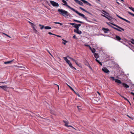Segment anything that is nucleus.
I'll return each mask as SVG.
<instances>
[{
	"label": "nucleus",
	"instance_id": "19",
	"mask_svg": "<svg viewBox=\"0 0 134 134\" xmlns=\"http://www.w3.org/2000/svg\"><path fill=\"white\" fill-rule=\"evenodd\" d=\"M111 26L114 29H115V30L119 31V32H121L122 31L121 30H120V29H118V28H116L115 27H114L113 26Z\"/></svg>",
	"mask_w": 134,
	"mask_h": 134
},
{
	"label": "nucleus",
	"instance_id": "18",
	"mask_svg": "<svg viewBox=\"0 0 134 134\" xmlns=\"http://www.w3.org/2000/svg\"><path fill=\"white\" fill-rule=\"evenodd\" d=\"M14 60V59H13L12 60L10 61H8L7 62H5L4 63L5 64H9L11 62H12L13 60Z\"/></svg>",
	"mask_w": 134,
	"mask_h": 134
},
{
	"label": "nucleus",
	"instance_id": "61",
	"mask_svg": "<svg viewBox=\"0 0 134 134\" xmlns=\"http://www.w3.org/2000/svg\"><path fill=\"white\" fill-rule=\"evenodd\" d=\"M128 102H129V104H130V105H131V103H130V102L129 101H129H128Z\"/></svg>",
	"mask_w": 134,
	"mask_h": 134
},
{
	"label": "nucleus",
	"instance_id": "40",
	"mask_svg": "<svg viewBox=\"0 0 134 134\" xmlns=\"http://www.w3.org/2000/svg\"><path fill=\"white\" fill-rule=\"evenodd\" d=\"M131 40L133 42H134V39H133L132 38L131 39ZM131 42L134 45V43L133 42Z\"/></svg>",
	"mask_w": 134,
	"mask_h": 134
},
{
	"label": "nucleus",
	"instance_id": "53",
	"mask_svg": "<svg viewBox=\"0 0 134 134\" xmlns=\"http://www.w3.org/2000/svg\"><path fill=\"white\" fill-rule=\"evenodd\" d=\"M88 47H89L90 49L91 50H92V48H91V47H90V45Z\"/></svg>",
	"mask_w": 134,
	"mask_h": 134
},
{
	"label": "nucleus",
	"instance_id": "15",
	"mask_svg": "<svg viewBox=\"0 0 134 134\" xmlns=\"http://www.w3.org/2000/svg\"><path fill=\"white\" fill-rule=\"evenodd\" d=\"M94 57L96 59H97L99 57V56L98 53H94Z\"/></svg>",
	"mask_w": 134,
	"mask_h": 134
},
{
	"label": "nucleus",
	"instance_id": "48",
	"mask_svg": "<svg viewBox=\"0 0 134 134\" xmlns=\"http://www.w3.org/2000/svg\"><path fill=\"white\" fill-rule=\"evenodd\" d=\"M71 60H72L73 61L75 62L76 61V60H75L74 59H73V58H72V59H71Z\"/></svg>",
	"mask_w": 134,
	"mask_h": 134
},
{
	"label": "nucleus",
	"instance_id": "43",
	"mask_svg": "<svg viewBox=\"0 0 134 134\" xmlns=\"http://www.w3.org/2000/svg\"><path fill=\"white\" fill-rule=\"evenodd\" d=\"M69 24L70 25H75V23H69Z\"/></svg>",
	"mask_w": 134,
	"mask_h": 134
},
{
	"label": "nucleus",
	"instance_id": "8",
	"mask_svg": "<svg viewBox=\"0 0 134 134\" xmlns=\"http://www.w3.org/2000/svg\"><path fill=\"white\" fill-rule=\"evenodd\" d=\"M79 8L80 9H81V10H82L85 12L91 15H92V14L86 10H85V9H84L83 8H82L81 7H79Z\"/></svg>",
	"mask_w": 134,
	"mask_h": 134
},
{
	"label": "nucleus",
	"instance_id": "9",
	"mask_svg": "<svg viewBox=\"0 0 134 134\" xmlns=\"http://www.w3.org/2000/svg\"><path fill=\"white\" fill-rule=\"evenodd\" d=\"M74 32L79 35H80L82 33V32L81 31L79 30V29L78 30L75 29L74 30Z\"/></svg>",
	"mask_w": 134,
	"mask_h": 134
},
{
	"label": "nucleus",
	"instance_id": "17",
	"mask_svg": "<svg viewBox=\"0 0 134 134\" xmlns=\"http://www.w3.org/2000/svg\"><path fill=\"white\" fill-rule=\"evenodd\" d=\"M63 58L67 63H68L70 62V61L68 59L67 57H63Z\"/></svg>",
	"mask_w": 134,
	"mask_h": 134
},
{
	"label": "nucleus",
	"instance_id": "20",
	"mask_svg": "<svg viewBox=\"0 0 134 134\" xmlns=\"http://www.w3.org/2000/svg\"><path fill=\"white\" fill-rule=\"evenodd\" d=\"M0 87L1 88L5 91L6 90L7 87L5 86H0Z\"/></svg>",
	"mask_w": 134,
	"mask_h": 134
},
{
	"label": "nucleus",
	"instance_id": "46",
	"mask_svg": "<svg viewBox=\"0 0 134 134\" xmlns=\"http://www.w3.org/2000/svg\"><path fill=\"white\" fill-rule=\"evenodd\" d=\"M68 122H66V123L65 124V126H69L68 125Z\"/></svg>",
	"mask_w": 134,
	"mask_h": 134
},
{
	"label": "nucleus",
	"instance_id": "33",
	"mask_svg": "<svg viewBox=\"0 0 134 134\" xmlns=\"http://www.w3.org/2000/svg\"><path fill=\"white\" fill-rule=\"evenodd\" d=\"M110 78H111L113 80H114L115 81V80L116 79H115V78H114V77H112V76H110Z\"/></svg>",
	"mask_w": 134,
	"mask_h": 134
},
{
	"label": "nucleus",
	"instance_id": "34",
	"mask_svg": "<svg viewBox=\"0 0 134 134\" xmlns=\"http://www.w3.org/2000/svg\"><path fill=\"white\" fill-rule=\"evenodd\" d=\"M72 37L73 38L75 39L76 40L77 39V38L76 36L75 35H74V36H73Z\"/></svg>",
	"mask_w": 134,
	"mask_h": 134
},
{
	"label": "nucleus",
	"instance_id": "6",
	"mask_svg": "<svg viewBox=\"0 0 134 134\" xmlns=\"http://www.w3.org/2000/svg\"><path fill=\"white\" fill-rule=\"evenodd\" d=\"M102 70L104 72L106 73H109L110 71L109 70L106 68L103 67L102 69Z\"/></svg>",
	"mask_w": 134,
	"mask_h": 134
},
{
	"label": "nucleus",
	"instance_id": "22",
	"mask_svg": "<svg viewBox=\"0 0 134 134\" xmlns=\"http://www.w3.org/2000/svg\"><path fill=\"white\" fill-rule=\"evenodd\" d=\"M44 28L46 29H51V27L49 26H46L44 27Z\"/></svg>",
	"mask_w": 134,
	"mask_h": 134
},
{
	"label": "nucleus",
	"instance_id": "38",
	"mask_svg": "<svg viewBox=\"0 0 134 134\" xmlns=\"http://www.w3.org/2000/svg\"><path fill=\"white\" fill-rule=\"evenodd\" d=\"M120 19L122 20H124V18H122V17H121L120 16H119V17H118Z\"/></svg>",
	"mask_w": 134,
	"mask_h": 134
},
{
	"label": "nucleus",
	"instance_id": "41",
	"mask_svg": "<svg viewBox=\"0 0 134 134\" xmlns=\"http://www.w3.org/2000/svg\"><path fill=\"white\" fill-rule=\"evenodd\" d=\"M48 34L49 35H55V34H54L52 33L51 32H48Z\"/></svg>",
	"mask_w": 134,
	"mask_h": 134
},
{
	"label": "nucleus",
	"instance_id": "59",
	"mask_svg": "<svg viewBox=\"0 0 134 134\" xmlns=\"http://www.w3.org/2000/svg\"><path fill=\"white\" fill-rule=\"evenodd\" d=\"M97 93L100 96V94L99 93V92L97 91Z\"/></svg>",
	"mask_w": 134,
	"mask_h": 134
},
{
	"label": "nucleus",
	"instance_id": "63",
	"mask_svg": "<svg viewBox=\"0 0 134 134\" xmlns=\"http://www.w3.org/2000/svg\"><path fill=\"white\" fill-rule=\"evenodd\" d=\"M125 100H126L127 102L128 101H129V100L127 99L126 98H125Z\"/></svg>",
	"mask_w": 134,
	"mask_h": 134
},
{
	"label": "nucleus",
	"instance_id": "50",
	"mask_svg": "<svg viewBox=\"0 0 134 134\" xmlns=\"http://www.w3.org/2000/svg\"><path fill=\"white\" fill-rule=\"evenodd\" d=\"M128 8H129L130 9H131V10H132V9H133V8L131 7H128Z\"/></svg>",
	"mask_w": 134,
	"mask_h": 134
},
{
	"label": "nucleus",
	"instance_id": "27",
	"mask_svg": "<svg viewBox=\"0 0 134 134\" xmlns=\"http://www.w3.org/2000/svg\"><path fill=\"white\" fill-rule=\"evenodd\" d=\"M91 50V51L93 53H94H94H95V52L96 51L95 49L93 48V49H92V50Z\"/></svg>",
	"mask_w": 134,
	"mask_h": 134
},
{
	"label": "nucleus",
	"instance_id": "25",
	"mask_svg": "<svg viewBox=\"0 0 134 134\" xmlns=\"http://www.w3.org/2000/svg\"><path fill=\"white\" fill-rule=\"evenodd\" d=\"M77 24H75V25L74 26V27L75 28H76V30H78L79 29V27L78 26H77Z\"/></svg>",
	"mask_w": 134,
	"mask_h": 134
},
{
	"label": "nucleus",
	"instance_id": "58",
	"mask_svg": "<svg viewBox=\"0 0 134 134\" xmlns=\"http://www.w3.org/2000/svg\"><path fill=\"white\" fill-rule=\"evenodd\" d=\"M121 96L123 98H124L125 99V98H126L125 97H124V96Z\"/></svg>",
	"mask_w": 134,
	"mask_h": 134
},
{
	"label": "nucleus",
	"instance_id": "56",
	"mask_svg": "<svg viewBox=\"0 0 134 134\" xmlns=\"http://www.w3.org/2000/svg\"><path fill=\"white\" fill-rule=\"evenodd\" d=\"M54 35H55L58 37H61V36H59V35H56L55 34Z\"/></svg>",
	"mask_w": 134,
	"mask_h": 134
},
{
	"label": "nucleus",
	"instance_id": "54",
	"mask_svg": "<svg viewBox=\"0 0 134 134\" xmlns=\"http://www.w3.org/2000/svg\"><path fill=\"white\" fill-rule=\"evenodd\" d=\"M77 26L78 25V26L79 27L81 26V24H77Z\"/></svg>",
	"mask_w": 134,
	"mask_h": 134
},
{
	"label": "nucleus",
	"instance_id": "32",
	"mask_svg": "<svg viewBox=\"0 0 134 134\" xmlns=\"http://www.w3.org/2000/svg\"><path fill=\"white\" fill-rule=\"evenodd\" d=\"M69 87L70 88V89L72 91H74L75 93V92L74 90L73 89V88L71 87V86H69Z\"/></svg>",
	"mask_w": 134,
	"mask_h": 134
},
{
	"label": "nucleus",
	"instance_id": "64",
	"mask_svg": "<svg viewBox=\"0 0 134 134\" xmlns=\"http://www.w3.org/2000/svg\"><path fill=\"white\" fill-rule=\"evenodd\" d=\"M132 10L134 12V9L133 8Z\"/></svg>",
	"mask_w": 134,
	"mask_h": 134
},
{
	"label": "nucleus",
	"instance_id": "47",
	"mask_svg": "<svg viewBox=\"0 0 134 134\" xmlns=\"http://www.w3.org/2000/svg\"><path fill=\"white\" fill-rule=\"evenodd\" d=\"M67 58H68L69 59H71V60L72 59V58H71V57H69V56H67Z\"/></svg>",
	"mask_w": 134,
	"mask_h": 134
},
{
	"label": "nucleus",
	"instance_id": "11",
	"mask_svg": "<svg viewBox=\"0 0 134 134\" xmlns=\"http://www.w3.org/2000/svg\"><path fill=\"white\" fill-rule=\"evenodd\" d=\"M111 24H112V25H113L115 26H116V27H118V28L121 30H122L123 31H124L125 30L122 28L121 27H120L119 26L116 25V24H113V23H111Z\"/></svg>",
	"mask_w": 134,
	"mask_h": 134
},
{
	"label": "nucleus",
	"instance_id": "31",
	"mask_svg": "<svg viewBox=\"0 0 134 134\" xmlns=\"http://www.w3.org/2000/svg\"><path fill=\"white\" fill-rule=\"evenodd\" d=\"M124 20L128 23H130V21L128 20H127L125 19H124Z\"/></svg>",
	"mask_w": 134,
	"mask_h": 134
},
{
	"label": "nucleus",
	"instance_id": "36",
	"mask_svg": "<svg viewBox=\"0 0 134 134\" xmlns=\"http://www.w3.org/2000/svg\"><path fill=\"white\" fill-rule=\"evenodd\" d=\"M120 19L122 20H124V18H122V17H121L120 16H119V17H118Z\"/></svg>",
	"mask_w": 134,
	"mask_h": 134
},
{
	"label": "nucleus",
	"instance_id": "13",
	"mask_svg": "<svg viewBox=\"0 0 134 134\" xmlns=\"http://www.w3.org/2000/svg\"><path fill=\"white\" fill-rule=\"evenodd\" d=\"M102 30H104V32L105 33H107L108 32L107 31H109V29L108 28H103Z\"/></svg>",
	"mask_w": 134,
	"mask_h": 134
},
{
	"label": "nucleus",
	"instance_id": "23",
	"mask_svg": "<svg viewBox=\"0 0 134 134\" xmlns=\"http://www.w3.org/2000/svg\"><path fill=\"white\" fill-rule=\"evenodd\" d=\"M62 40L63 41V42H62V43L64 45H65L66 43L68 41L64 39H62Z\"/></svg>",
	"mask_w": 134,
	"mask_h": 134
},
{
	"label": "nucleus",
	"instance_id": "60",
	"mask_svg": "<svg viewBox=\"0 0 134 134\" xmlns=\"http://www.w3.org/2000/svg\"><path fill=\"white\" fill-rule=\"evenodd\" d=\"M116 2L119 5H120V3H119L118 2L116 1Z\"/></svg>",
	"mask_w": 134,
	"mask_h": 134
},
{
	"label": "nucleus",
	"instance_id": "45",
	"mask_svg": "<svg viewBox=\"0 0 134 134\" xmlns=\"http://www.w3.org/2000/svg\"><path fill=\"white\" fill-rule=\"evenodd\" d=\"M3 34H4V35H6V36H8V37H10V36H9L8 35H7V34H5L4 33H3Z\"/></svg>",
	"mask_w": 134,
	"mask_h": 134
},
{
	"label": "nucleus",
	"instance_id": "28",
	"mask_svg": "<svg viewBox=\"0 0 134 134\" xmlns=\"http://www.w3.org/2000/svg\"><path fill=\"white\" fill-rule=\"evenodd\" d=\"M54 24H60V25H62V24L61 23L59 22H54Z\"/></svg>",
	"mask_w": 134,
	"mask_h": 134
},
{
	"label": "nucleus",
	"instance_id": "42",
	"mask_svg": "<svg viewBox=\"0 0 134 134\" xmlns=\"http://www.w3.org/2000/svg\"><path fill=\"white\" fill-rule=\"evenodd\" d=\"M75 63L77 65H78V66H79V67L80 66V64H79L77 63V62H76V61L75 62Z\"/></svg>",
	"mask_w": 134,
	"mask_h": 134
},
{
	"label": "nucleus",
	"instance_id": "7",
	"mask_svg": "<svg viewBox=\"0 0 134 134\" xmlns=\"http://www.w3.org/2000/svg\"><path fill=\"white\" fill-rule=\"evenodd\" d=\"M75 2L77 4L81 5H83V3L81 2L78 0H74Z\"/></svg>",
	"mask_w": 134,
	"mask_h": 134
},
{
	"label": "nucleus",
	"instance_id": "62",
	"mask_svg": "<svg viewBox=\"0 0 134 134\" xmlns=\"http://www.w3.org/2000/svg\"><path fill=\"white\" fill-rule=\"evenodd\" d=\"M125 100H126L127 102L128 101H129V100L127 99L126 98H125Z\"/></svg>",
	"mask_w": 134,
	"mask_h": 134
},
{
	"label": "nucleus",
	"instance_id": "57",
	"mask_svg": "<svg viewBox=\"0 0 134 134\" xmlns=\"http://www.w3.org/2000/svg\"><path fill=\"white\" fill-rule=\"evenodd\" d=\"M63 122L65 123V124L66 123V122H68L66 121H64V120H63Z\"/></svg>",
	"mask_w": 134,
	"mask_h": 134
},
{
	"label": "nucleus",
	"instance_id": "52",
	"mask_svg": "<svg viewBox=\"0 0 134 134\" xmlns=\"http://www.w3.org/2000/svg\"><path fill=\"white\" fill-rule=\"evenodd\" d=\"M84 46H87V47H88L89 46V45H88V44H85L84 45Z\"/></svg>",
	"mask_w": 134,
	"mask_h": 134
},
{
	"label": "nucleus",
	"instance_id": "3",
	"mask_svg": "<svg viewBox=\"0 0 134 134\" xmlns=\"http://www.w3.org/2000/svg\"><path fill=\"white\" fill-rule=\"evenodd\" d=\"M50 2L53 7H58L59 6V4L54 1H50Z\"/></svg>",
	"mask_w": 134,
	"mask_h": 134
},
{
	"label": "nucleus",
	"instance_id": "4",
	"mask_svg": "<svg viewBox=\"0 0 134 134\" xmlns=\"http://www.w3.org/2000/svg\"><path fill=\"white\" fill-rule=\"evenodd\" d=\"M102 15L107 18L110 21L111 20V19H113L112 17L111 16L109 15Z\"/></svg>",
	"mask_w": 134,
	"mask_h": 134
},
{
	"label": "nucleus",
	"instance_id": "21",
	"mask_svg": "<svg viewBox=\"0 0 134 134\" xmlns=\"http://www.w3.org/2000/svg\"><path fill=\"white\" fill-rule=\"evenodd\" d=\"M73 21H75V22H78V23H84V22H82V21H79V20H75V19H73Z\"/></svg>",
	"mask_w": 134,
	"mask_h": 134
},
{
	"label": "nucleus",
	"instance_id": "12",
	"mask_svg": "<svg viewBox=\"0 0 134 134\" xmlns=\"http://www.w3.org/2000/svg\"><path fill=\"white\" fill-rule=\"evenodd\" d=\"M69 66L72 69L76 70V69L72 65V64L70 62H69L68 63Z\"/></svg>",
	"mask_w": 134,
	"mask_h": 134
},
{
	"label": "nucleus",
	"instance_id": "49",
	"mask_svg": "<svg viewBox=\"0 0 134 134\" xmlns=\"http://www.w3.org/2000/svg\"><path fill=\"white\" fill-rule=\"evenodd\" d=\"M68 126V127H72V128H73V129H75L71 125H69V126Z\"/></svg>",
	"mask_w": 134,
	"mask_h": 134
},
{
	"label": "nucleus",
	"instance_id": "44",
	"mask_svg": "<svg viewBox=\"0 0 134 134\" xmlns=\"http://www.w3.org/2000/svg\"><path fill=\"white\" fill-rule=\"evenodd\" d=\"M44 25H42V26H41V27H40V29H43L44 28Z\"/></svg>",
	"mask_w": 134,
	"mask_h": 134
},
{
	"label": "nucleus",
	"instance_id": "39",
	"mask_svg": "<svg viewBox=\"0 0 134 134\" xmlns=\"http://www.w3.org/2000/svg\"><path fill=\"white\" fill-rule=\"evenodd\" d=\"M120 19L122 20H124V18H122V17H121L120 16H119V17H118Z\"/></svg>",
	"mask_w": 134,
	"mask_h": 134
},
{
	"label": "nucleus",
	"instance_id": "55",
	"mask_svg": "<svg viewBox=\"0 0 134 134\" xmlns=\"http://www.w3.org/2000/svg\"><path fill=\"white\" fill-rule=\"evenodd\" d=\"M130 93L131 94H132V95H133L134 96V93H133V92H130Z\"/></svg>",
	"mask_w": 134,
	"mask_h": 134
},
{
	"label": "nucleus",
	"instance_id": "1",
	"mask_svg": "<svg viewBox=\"0 0 134 134\" xmlns=\"http://www.w3.org/2000/svg\"><path fill=\"white\" fill-rule=\"evenodd\" d=\"M62 2L64 3V4L62 3V4L64 5H65L66 6L68 7L69 8L72 10L76 13L77 14H78L79 16H81L84 19H85L87 21H89L87 19V17L86 16H85V15L75 10L73 8H72L70 7V6L68 5L67 4V2L66 1H65L64 0H62Z\"/></svg>",
	"mask_w": 134,
	"mask_h": 134
},
{
	"label": "nucleus",
	"instance_id": "37",
	"mask_svg": "<svg viewBox=\"0 0 134 134\" xmlns=\"http://www.w3.org/2000/svg\"><path fill=\"white\" fill-rule=\"evenodd\" d=\"M120 19L122 20H124V18H122V17H121L120 16H119V17H118Z\"/></svg>",
	"mask_w": 134,
	"mask_h": 134
},
{
	"label": "nucleus",
	"instance_id": "24",
	"mask_svg": "<svg viewBox=\"0 0 134 134\" xmlns=\"http://www.w3.org/2000/svg\"><path fill=\"white\" fill-rule=\"evenodd\" d=\"M96 61L98 62L99 64L101 66L102 65V63L100 62L97 59H96Z\"/></svg>",
	"mask_w": 134,
	"mask_h": 134
},
{
	"label": "nucleus",
	"instance_id": "5",
	"mask_svg": "<svg viewBox=\"0 0 134 134\" xmlns=\"http://www.w3.org/2000/svg\"><path fill=\"white\" fill-rule=\"evenodd\" d=\"M116 39H115L116 40H117L119 41H120L121 42H122L123 40L121 39L120 37L119 36L116 35L115 36Z\"/></svg>",
	"mask_w": 134,
	"mask_h": 134
},
{
	"label": "nucleus",
	"instance_id": "16",
	"mask_svg": "<svg viewBox=\"0 0 134 134\" xmlns=\"http://www.w3.org/2000/svg\"><path fill=\"white\" fill-rule=\"evenodd\" d=\"M115 82L119 84H121L122 83L121 81L120 80L118 79H116L115 80Z\"/></svg>",
	"mask_w": 134,
	"mask_h": 134
},
{
	"label": "nucleus",
	"instance_id": "10",
	"mask_svg": "<svg viewBox=\"0 0 134 134\" xmlns=\"http://www.w3.org/2000/svg\"><path fill=\"white\" fill-rule=\"evenodd\" d=\"M111 24H112V25H113L115 26H116V27H118V28L121 30H122L123 31H124L125 30L122 28L121 27H120L119 26L116 25V24H113V23H111Z\"/></svg>",
	"mask_w": 134,
	"mask_h": 134
},
{
	"label": "nucleus",
	"instance_id": "2",
	"mask_svg": "<svg viewBox=\"0 0 134 134\" xmlns=\"http://www.w3.org/2000/svg\"><path fill=\"white\" fill-rule=\"evenodd\" d=\"M58 11L59 14L62 15L65 17L68 16L70 17V14L68 12L62 9H58Z\"/></svg>",
	"mask_w": 134,
	"mask_h": 134
},
{
	"label": "nucleus",
	"instance_id": "30",
	"mask_svg": "<svg viewBox=\"0 0 134 134\" xmlns=\"http://www.w3.org/2000/svg\"><path fill=\"white\" fill-rule=\"evenodd\" d=\"M128 13L130 14L131 15L134 16V14L131 13V12H128Z\"/></svg>",
	"mask_w": 134,
	"mask_h": 134
},
{
	"label": "nucleus",
	"instance_id": "35",
	"mask_svg": "<svg viewBox=\"0 0 134 134\" xmlns=\"http://www.w3.org/2000/svg\"><path fill=\"white\" fill-rule=\"evenodd\" d=\"M35 26H32V27L33 28V29L35 31H37V30L35 29V28L34 27Z\"/></svg>",
	"mask_w": 134,
	"mask_h": 134
},
{
	"label": "nucleus",
	"instance_id": "29",
	"mask_svg": "<svg viewBox=\"0 0 134 134\" xmlns=\"http://www.w3.org/2000/svg\"><path fill=\"white\" fill-rule=\"evenodd\" d=\"M29 23L30 24V25L32 27L33 26H35V25H34V24L33 23H32L30 21H29Z\"/></svg>",
	"mask_w": 134,
	"mask_h": 134
},
{
	"label": "nucleus",
	"instance_id": "14",
	"mask_svg": "<svg viewBox=\"0 0 134 134\" xmlns=\"http://www.w3.org/2000/svg\"><path fill=\"white\" fill-rule=\"evenodd\" d=\"M123 86L125 88H127L129 87V85L127 84L126 83H123L122 84Z\"/></svg>",
	"mask_w": 134,
	"mask_h": 134
},
{
	"label": "nucleus",
	"instance_id": "51",
	"mask_svg": "<svg viewBox=\"0 0 134 134\" xmlns=\"http://www.w3.org/2000/svg\"><path fill=\"white\" fill-rule=\"evenodd\" d=\"M19 67L20 68H23L24 69L25 68L24 67V66H19Z\"/></svg>",
	"mask_w": 134,
	"mask_h": 134
},
{
	"label": "nucleus",
	"instance_id": "26",
	"mask_svg": "<svg viewBox=\"0 0 134 134\" xmlns=\"http://www.w3.org/2000/svg\"><path fill=\"white\" fill-rule=\"evenodd\" d=\"M102 11L104 13H105V14H104V13H103V14L104 15H109V13H107V12H106V11H105V10H102Z\"/></svg>",
	"mask_w": 134,
	"mask_h": 134
}]
</instances>
